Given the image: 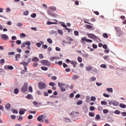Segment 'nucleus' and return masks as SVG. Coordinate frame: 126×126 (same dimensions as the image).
<instances>
[{"label":"nucleus","mask_w":126,"mask_h":126,"mask_svg":"<svg viewBox=\"0 0 126 126\" xmlns=\"http://www.w3.org/2000/svg\"><path fill=\"white\" fill-rule=\"evenodd\" d=\"M57 9V7L54 6H52L48 7V9L47 10V14H48L49 15H51V16H53V12L52 11H56V10Z\"/></svg>","instance_id":"nucleus-1"},{"label":"nucleus","mask_w":126,"mask_h":126,"mask_svg":"<svg viewBox=\"0 0 126 126\" xmlns=\"http://www.w3.org/2000/svg\"><path fill=\"white\" fill-rule=\"evenodd\" d=\"M46 118H47V115L46 114H43L37 117V120L38 122H39L40 123H43Z\"/></svg>","instance_id":"nucleus-2"},{"label":"nucleus","mask_w":126,"mask_h":126,"mask_svg":"<svg viewBox=\"0 0 126 126\" xmlns=\"http://www.w3.org/2000/svg\"><path fill=\"white\" fill-rule=\"evenodd\" d=\"M115 29L116 31V35L118 37H121L122 35H123V32L122 31V29L121 28L119 27H115Z\"/></svg>","instance_id":"nucleus-3"},{"label":"nucleus","mask_w":126,"mask_h":126,"mask_svg":"<svg viewBox=\"0 0 126 126\" xmlns=\"http://www.w3.org/2000/svg\"><path fill=\"white\" fill-rule=\"evenodd\" d=\"M109 105L114 106V107H118L119 103L116 100H108Z\"/></svg>","instance_id":"nucleus-4"},{"label":"nucleus","mask_w":126,"mask_h":126,"mask_svg":"<svg viewBox=\"0 0 126 126\" xmlns=\"http://www.w3.org/2000/svg\"><path fill=\"white\" fill-rule=\"evenodd\" d=\"M41 63H42L43 65H46V66H51V63L47 60L41 61Z\"/></svg>","instance_id":"nucleus-5"},{"label":"nucleus","mask_w":126,"mask_h":126,"mask_svg":"<svg viewBox=\"0 0 126 126\" xmlns=\"http://www.w3.org/2000/svg\"><path fill=\"white\" fill-rule=\"evenodd\" d=\"M38 86L40 89H43V88H46V84L43 82H40L38 83Z\"/></svg>","instance_id":"nucleus-6"},{"label":"nucleus","mask_w":126,"mask_h":126,"mask_svg":"<svg viewBox=\"0 0 126 126\" xmlns=\"http://www.w3.org/2000/svg\"><path fill=\"white\" fill-rule=\"evenodd\" d=\"M28 84H27V83L24 84V86L22 87V91L23 92H26L27 89H28Z\"/></svg>","instance_id":"nucleus-7"},{"label":"nucleus","mask_w":126,"mask_h":126,"mask_svg":"<svg viewBox=\"0 0 126 126\" xmlns=\"http://www.w3.org/2000/svg\"><path fill=\"white\" fill-rule=\"evenodd\" d=\"M87 36L91 38V39H97V36L95 35V34L93 33H87Z\"/></svg>","instance_id":"nucleus-8"},{"label":"nucleus","mask_w":126,"mask_h":126,"mask_svg":"<svg viewBox=\"0 0 126 126\" xmlns=\"http://www.w3.org/2000/svg\"><path fill=\"white\" fill-rule=\"evenodd\" d=\"M0 37H1V39H2V40H4V41H6V40H8V39H9V37L7 36V35L5 34H1Z\"/></svg>","instance_id":"nucleus-9"},{"label":"nucleus","mask_w":126,"mask_h":126,"mask_svg":"<svg viewBox=\"0 0 126 126\" xmlns=\"http://www.w3.org/2000/svg\"><path fill=\"white\" fill-rule=\"evenodd\" d=\"M99 70L96 69V68H93L92 70V73L93 74H98L99 73Z\"/></svg>","instance_id":"nucleus-10"},{"label":"nucleus","mask_w":126,"mask_h":126,"mask_svg":"<svg viewBox=\"0 0 126 126\" xmlns=\"http://www.w3.org/2000/svg\"><path fill=\"white\" fill-rule=\"evenodd\" d=\"M4 68H5L6 70L10 69L11 70H12V69H14L13 66H11V65H5V66H4Z\"/></svg>","instance_id":"nucleus-11"},{"label":"nucleus","mask_w":126,"mask_h":126,"mask_svg":"<svg viewBox=\"0 0 126 126\" xmlns=\"http://www.w3.org/2000/svg\"><path fill=\"white\" fill-rule=\"evenodd\" d=\"M20 115H24L25 114V109L24 108H22L19 111Z\"/></svg>","instance_id":"nucleus-12"},{"label":"nucleus","mask_w":126,"mask_h":126,"mask_svg":"<svg viewBox=\"0 0 126 126\" xmlns=\"http://www.w3.org/2000/svg\"><path fill=\"white\" fill-rule=\"evenodd\" d=\"M83 111L84 113H87L88 112V107L87 106H83Z\"/></svg>","instance_id":"nucleus-13"},{"label":"nucleus","mask_w":126,"mask_h":126,"mask_svg":"<svg viewBox=\"0 0 126 126\" xmlns=\"http://www.w3.org/2000/svg\"><path fill=\"white\" fill-rule=\"evenodd\" d=\"M93 67L92 65L87 66L86 67V70L87 71H91L92 70Z\"/></svg>","instance_id":"nucleus-14"},{"label":"nucleus","mask_w":126,"mask_h":126,"mask_svg":"<svg viewBox=\"0 0 126 126\" xmlns=\"http://www.w3.org/2000/svg\"><path fill=\"white\" fill-rule=\"evenodd\" d=\"M86 28H88V29H89L90 30H94V28L92 27V26L86 25Z\"/></svg>","instance_id":"nucleus-15"},{"label":"nucleus","mask_w":126,"mask_h":126,"mask_svg":"<svg viewBox=\"0 0 126 126\" xmlns=\"http://www.w3.org/2000/svg\"><path fill=\"white\" fill-rule=\"evenodd\" d=\"M89 80L91 82H93V81H95L96 80V77L94 76H92L90 78Z\"/></svg>","instance_id":"nucleus-16"},{"label":"nucleus","mask_w":126,"mask_h":126,"mask_svg":"<svg viewBox=\"0 0 126 126\" xmlns=\"http://www.w3.org/2000/svg\"><path fill=\"white\" fill-rule=\"evenodd\" d=\"M101 105H103L104 106H107L108 105V102L106 101L102 100L100 102Z\"/></svg>","instance_id":"nucleus-17"},{"label":"nucleus","mask_w":126,"mask_h":126,"mask_svg":"<svg viewBox=\"0 0 126 126\" xmlns=\"http://www.w3.org/2000/svg\"><path fill=\"white\" fill-rule=\"evenodd\" d=\"M5 109H6L7 110H9V109H10V104H9V103H7V104L5 105Z\"/></svg>","instance_id":"nucleus-18"},{"label":"nucleus","mask_w":126,"mask_h":126,"mask_svg":"<svg viewBox=\"0 0 126 126\" xmlns=\"http://www.w3.org/2000/svg\"><path fill=\"white\" fill-rule=\"evenodd\" d=\"M72 79H73V80H76V79H78V76L76 75H74L72 77Z\"/></svg>","instance_id":"nucleus-19"},{"label":"nucleus","mask_w":126,"mask_h":126,"mask_svg":"<svg viewBox=\"0 0 126 126\" xmlns=\"http://www.w3.org/2000/svg\"><path fill=\"white\" fill-rule=\"evenodd\" d=\"M27 99H33V96H32V95L31 94H28L27 96H26Z\"/></svg>","instance_id":"nucleus-20"},{"label":"nucleus","mask_w":126,"mask_h":126,"mask_svg":"<svg viewBox=\"0 0 126 126\" xmlns=\"http://www.w3.org/2000/svg\"><path fill=\"white\" fill-rule=\"evenodd\" d=\"M106 91H108V92H110L111 93H113V89L112 88H107Z\"/></svg>","instance_id":"nucleus-21"},{"label":"nucleus","mask_w":126,"mask_h":126,"mask_svg":"<svg viewBox=\"0 0 126 126\" xmlns=\"http://www.w3.org/2000/svg\"><path fill=\"white\" fill-rule=\"evenodd\" d=\"M103 37L105 38V39H108L109 38V36H108V34L104 33L102 34Z\"/></svg>","instance_id":"nucleus-22"},{"label":"nucleus","mask_w":126,"mask_h":126,"mask_svg":"<svg viewBox=\"0 0 126 126\" xmlns=\"http://www.w3.org/2000/svg\"><path fill=\"white\" fill-rule=\"evenodd\" d=\"M120 108H122V109H125V108H126V104H124L123 103H121L120 104Z\"/></svg>","instance_id":"nucleus-23"},{"label":"nucleus","mask_w":126,"mask_h":126,"mask_svg":"<svg viewBox=\"0 0 126 126\" xmlns=\"http://www.w3.org/2000/svg\"><path fill=\"white\" fill-rule=\"evenodd\" d=\"M86 38H85V37H82V38H81V43H82V44H85V41H86V39H85Z\"/></svg>","instance_id":"nucleus-24"},{"label":"nucleus","mask_w":126,"mask_h":126,"mask_svg":"<svg viewBox=\"0 0 126 126\" xmlns=\"http://www.w3.org/2000/svg\"><path fill=\"white\" fill-rule=\"evenodd\" d=\"M20 64H23V66L28 65V63L25 62H22L20 63Z\"/></svg>","instance_id":"nucleus-25"},{"label":"nucleus","mask_w":126,"mask_h":126,"mask_svg":"<svg viewBox=\"0 0 126 126\" xmlns=\"http://www.w3.org/2000/svg\"><path fill=\"white\" fill-rule=\"evenodd\" d=\"M85 40L87 43H92L93 42V41H92V40L87 39L86 37H85Z\"/></svg>","instance_id":"nucleus-26"},{"label":"nucleus","mask_w":126,"mask_h":126,"mask_svg":"<svg viewBox=\"0 0 126 126\" xmlns=\"http://www.w3.org/2000/svg\"><path fill=\"white\" fill-rule=\"evenodd\" d=\"M100 119H101V117H100L99 114H97L95 118V121H98Z\"/></svg>","instance_id":"nucleus-27"},{"label":"nucleus","mask_w":126,"mask_h":126,"mask_svg":"<svg viewBox=\"0 0 126 126\" xmlns=\"http://www.w3.org/2000/svg\"><path fill=\"white\" fill-rule=\"evenodd\" d=\"M19 92V90L18 89L16 88L14 90V93L15 94H17Z\"/></svg>","instance_id":"nucleus-28"},{"label":"nucleus","mask_w":126,"mask_h":126,"mask_svg":"<svg viewBox=\"0 0 126 126\" xmlns=\"http://www.w3.org/2000/svg\"><path fill=\"white\" fill-rule=\"evenodd\" d=\"M36 16H37V14H36L35 13L31 15L32 18H35Z\"/></svg>","instance_id":"nucleus-29"},{"label":"nucleus","mask_w":126,"mask_h":126,"mask_svg":"<svg viewBox=\"0 0 126 126\" xmlns=\"http://www.w3.org/2000/svg\"><path fill=\"white\" fill-rule=\"evenodd\" d=\"M49 86H52V87H54L56 86V84L55 83L50 82Z\"/></svg>","instance_id":"nucleus-30"},{"label":"nucleus","mask_w":126,"mask_h":126,"mask_svg":"<svg viewBox=\"0 0 126 126\" xmlns=\"http://www.w3.org/2000/svg\"><path fill=\"white\" fill-rule=\"evenodd\" d=\"M32 62H39V59L35 57V58H34L33 59H32Z\"/></svg>","instance_id":"nucleus-31"},{"label":"nucleus","mask_w":126,"mask_h":126,"mask_svg":"<svg viewBox=\"0 0 126 126\" xmlns=\"http://www.w3.org/2000/svg\"><path fill=\"white\" fill-rule=\"evenodd\" d=\"M47 42H48L49 44H53V40H52V39H51V38H48V39H47Z\"/></svg>","instance_id":"nucleus-32"},{"label":"nucleus","mask_w":126,"mask_h":126,"mask_svg":"<svg viewBox=\"0 0 126 126\" xmlns=\"http://www.w3.org/2000/svg\"><path fill=\"white\" fill-rule=\"evenodd\" d=\"M100 67L102 68H107V65L105 64H102L100 65Z\"/></svg>","instance_id":"nucleus-33"},{"label":"nucleus","mask_w":126,"mask_h":126,"mask_svg":"<svg viewBox=\"0 0 126 126\" xmlns=\"http://www.w3.org/2000/svg\"><path fill=\"white\" fill-rule=\"evenodd\" d=\"M55 59H60V58L59 57H51L50 58V61H52V62H53V61H54V60H55Z\"/></svg>","instance_id":"nucleus-34"},{"label":"nucleus","mask_w":126,"mask_h":126,"mask_svg":"<svg viewBox=\"0 0 126 126\" xmlns=\"http://www.w3.org/2000/svg\"><path fill=\"white\" fill-rule=\"evenodd\" d=\"M16 25L17 27H22V26H23V24L21 23H19L18 24H16Z\"/></svg>","instance_id":"nucleus-35"},{"label":"nucleus","mask_w":126,"mask_h":126,"mask_svg":"<svg viewBox=\"0 0 126 126\" xmlns=\"http://www.w3.org/2000/svg\"><path fill=\"white\" fill-rule=\"evenodd\" d=\"M64 122H65V123H70V120H69V119H67V118H65L64 119Z\"/></svg>","instance_id":"nucleus-36"},{"label":"nucleus","mask_w":126,"mask_h":126,"mask_svg":"<svg viewBox=\"0 0 126 126\" xmlns=\"http://www.w3.org/2000/svg\"><path fill=\"white\" fill-rule=\"evenodd\" d=\"M103 95L104 97H106V98H109L110 97V95H109V94H106V93H103Z\"/></svg>","instance_id":"nucleus-37"},{"label":"nucleus","mask_w":126,"mask_h":126,"mask_svg":"<svg viewBox=\"0 0 126 126\" xmlns=\"http://www.w3.org/2000/svg\"><path fill=\"white\" fill-rule=\"evenodd\" d=\"M42 70H44V71H46V70H48V67H45V66H42L41 67Z\"/></svg>","instance_id":"nucleus-38"},{"label":"nucleus","mask_w":126,"mask_h":126,"mask_svg":"<svg viewBox=\"0 0 126 126\" xmlns=\"http://www.w3.org/2000/svg\"><path fill=\"white\" fill-rule=\"evenodd\" d=\"M24 15H26L27 16V15H29V12L28 11H26L23 12Z\"/></svg>","instance_id":"nucleus-39"},{"label":"nucleus","mask_w":126,"mask_h":126,"mask_svg":"<svg viewBox=\"0 0 126 126\" xmlns=\"http://www.w3.org/2000/svg\"><path fill=\"white\" fill-rule=\"evenodd\" d=\"M88 21H89V20H88L87 19H84V23H87L88 24H91L90 23H89Z\"/></svg>","instance_id":"nucleus-40"},{"label":"nucleus","mask_w":126,"mask_h":126,"mask_svg":"<svg viewBox=\"0 0 126 126\" xmlns=\"http://www.w3.org/2000/svg\"><path fill=\"white\" fill-rule=\"evenodd\" d=\"M114 114H116V115H120V114H121V112L118 110H116L114 111Z\"/></svg>","instance_id":"nucleus-41"},{"label":"nucleus","mask_w":126,"mask_h":126,"mask_svg":"<svg viewBox=\"0 0 126 126\" xmlns=\"http://www.w3.org/2000/svg\"><path fill=\"white\" fill-rule=\"evenodd\" d=\"M89 115L90 117H94L95 116V114L93 112H89Z\"/></svg>","instance_id":"nucleus-42"},{"label":"nucleus","mask_w":126,"mask_h":126,"mask_svg":"<svg viewBox=\"0 0 126 126\" xmlns=\"http://www.w3.org/2000/svg\"><path fill=\"white\" fill-rule=\"evenodd\" d=\"M82 57H83V58H88L89 55L88 54H82Z\"/></svg>","instance_id":"nucleus-43"},{"label":"nucleus","mask_w":126,"mask_h":126,"mask_svg":"<svg viewBox=\"0 0 126 126\" xmlns=\"http://www.w3.org/2000/svg\"><path fill=\"white\" fill-rule=\"evenodd\" d=\"M10 118L12 120H15V119H16V116L15 115H11Z\"/></svg>","instance_id":"nucleus-44"},{"label":"nucleus","mask_w":126,"mask_h":126,"mask_svg":"<svg viewBox=\"0 0 126 126\" xmlns=\"http://www.w3.org/2000/svg\"><path fill=\"white\" fill-rule=\"evenodd\" d=\"M77 60L79 63H82V58L81 57H78Z\"/></svg>","instance_id":"nucleus-45"},{"label":"nucleus","mask_w":126,"mask_h":126,"mask_svg":"<svg viewBox=\"0 0 126 126\" xmlns=\"http://www.w3.org/2000/svg\"><path fill=\"white\" fill-rule=\"evenodd\" d=\"M74 34L75 36H78V35H79V32H78V31H75L74 32Z\"/></svg>","instance_id":"nucleus-46"},{"label":"nucleus","mask_w":126,"mask_h":126,"mask_svg":"<svg viewBox=\"0 0 126 126\" xmlns=\"http://www.w3.org/2000/svg\"><path fill=\"white\" fill-rule=\"evenodd\" d=\"M25 70L21 71V73L23 74L24 72H26L27 71V67L26 66H24Z\"/></svg>","instance_id":"nucleus-47"},{"label":"nucleus","mask_w":126,"mask_h":126,"mask_svg":"<svg viewBox=\"0 0 126 126\" xmlns=\"http://www.w3.org/2000/svg\"><path fill=\"white\" fill-rule=\"evenodd\" d=\"M95 84H96V85H97V86H101V85H103V84L102 83H99L98 82H96L95 83Z\"/></svg>","instance_id":"nucleus-48"},{"label":"nucleus","mask_w":126,"mask_h":126,"mask_svg":"<svg viewBox=\"0 0 126 126\" xmlns=\"http://www.w3.org/2000/svg\"><path fill=\"white\" fill-rule=\"evenodd\" d=\"M20 38L22 39V38H24L26 35L25 33H21L20 34Z\"/></svg>","instance_id":"nucleus-49"},{"label":"nucleus","mask_w":126,"mask_h":126,"mask_svg":"<svg viewBox=\"0 0 126 126\" xmlns=\"http://www.w3.org/2000/svg\"><path fill=\"white\" fill-rule=\"evenodd\" d=\"M46 24H47V25H51V24H53V22H51L50 21H47Z\"/></svg>","instance_id":"nucleus-50"},{"label":"nucleus","mask_w":126,"mask_h":126,"mask_svg":"<svg viewBox=\"0 0 126 126\" xmlns=\"http://www.w3.org/2000/svg\"><path fill=\"white\" fill-rule=\"evenodd\" d=\"M70 63L71 64H73V65H74V64H77V63H76V62L75 61H70Z\"/></svg>","instance_id":"nucleus-51"},{"label":"nucleus","mask_w":126,"mask_h":126,"mask_svg":"<svg viewBox=\"0 0 126 126\" xmlns=\"http://www.w3.org/2000/svg\"><path fill=\"white\" fill-rule=\"evenodd\" d=\"M103 114H108L109 113V110L107 109H104L103 111Z\"/></svg>","instance_id":"nucleus-52"},{"label":"nucleus","mask_w":126,"mask_h":126,"mask_svg":"<svg viewBox=\"0 0 126 126\" xmlns=\"http://www.w3.org/2000/svg\"><path fill=\"white\" fill-rule=\"evenodd\" d=\"M15 53H14V52H9L8 53V55H9V56H13V55H15Z\"/></svg>","instance_id":"nucleus-53"},{"label":"nucleus","mask_w":126,"mask_h":126,"mask_svg":"<svg viewBox=\"0 0 126 126\" xmlns=\"http://www.w3.org/2000/svg\"><path fill=\"white\" fill-rule=\"evenodd\" d=\"M58 33L59 34H60V35H63V31L61 30H58Z\"/></svg>","instance_id":"nucleus-54"},{"label":"nucleus","mask_w":126,"mask_h":126,"mask_svg":"<svg viewBox=\"0 0 126 126\" xmlns=\"http://www.w3.org/2000/svg\"><path fill=\"white\" fill-rule=\"evenodd\" d=\"M90 111H94L95 107L94 106H90Z\"/></svg>","instance_id":"nucleus-55"},{"label":"nucleus","mask_w":126,"mask_h":126,"mask_svg":"<svg viewBox=\"0 0 126 126\" xmlns=\"http://www.w3.org/2000/svg\"><path fill=\"white\" fill-rule=\"evenodd\" d=\"M20 58V54H17L15 55V59H19Z\"/></svg>","instance_id":"nucleus-56"},{"label":"nucleus","mask_w":126,"mask_h":126,"mask_svg":"<svg viewBox=\"0 0 126 126\" xmlns=\"http://www.w3.org/2000/svg\"><path fill=\"white\" fill-rule=\"evenodd\" d=\"M91 99L92 101H95L96 100V97L93 96L91 97Z\"/></svg>","instance_id":"nucleus-57"},{"label":"nucleus","mask_w":126,"mask_h":126,"mask_svg":"<svg viewBox=\"0 0 126 126\" xmlns=\"http://www.w3.org/2000/svg\"><path fill=\"white\" fill-rule=\"evenodd\" d=\"M29 91H30V92H33V88H32V87L30 86L29 87Z\"/></svg>","instance_id":"nucleus-58"},{"label":"nucleus","mask_w":126,"mask_h":126,"mask_svg":"<svg viewBox=\"0 0 126 126\" xmlns=\"http://www.w3.org/2000/svg\"><path fill=\"white\" fill-rule=\"evenodd\" d=\"M28 119H29V120H32V119H33V115H29Z\"/></svg>","instance_id":"nucleus-59"},{"label":"nucleus","mask_w":126,"mask_h":126,"mask_svg":"<svg viewBox=\"0 0 126 126\" xmlns=\"http://www.w3.org/2000/svg\"><path fill=\"white\" fill-rule=\"evenodd\" d=\"M60 89H61V91L62 92H64V91H65V88L63 87H61L60 88Z\"/></svg>","instance_id":"nucleus-60"},{"label":"nucleus","mask_w":126,"mask_h":126,"mask_svg":"<svg viewBox=\"0 0 126 126\" xmlns=\"http://www.w3.org/2000/svg\"><path fill=\"white\" fill-rule=\"evenodd\" d=\"M0 63L3 64V63H4V59H1L0 60Z\"/></svg>","instance_id":"nucleus-61"},{"label":"nucleus","mask_w":126,"mask_h":126,"mask_svg":"<svg viewBox=\"0 0 126 126\" xmlns=\"http://www.w3.org/2000/svg\"><path fill=\"white\" fill-rule=\"evenodd\" d=\"M21 40H18L16 41V44H17L18 45H21Z\"/></svg>","instance_id":"nucleus-62"},{"label":"nucleus","mask_w":126,"mask_h":126,"mask_svg":"<svg viewBox=\"0 0 126 126\" xmlns=\"http://www.w3.org/2000/svg\"><path fill=\"white\" fill-rule=\"evenodd\" d=\"M82 104V100H79L77 102V105H81Z\"/></svg>","instance_id":"nucleus-63"},{"label":"nucleus","mask_w":126,"mask_h":126,"mask_svg":"<svg viewBox=\"0 0 126 126\" xmlns=\"http://www.w3.org/2000/svg\"><path fill=\"white\" fill-rule=\"evenodd\" d=\"M121 115L123 117H126V112H123L121 113Z\"/></svg>","instance_id":"nucleus-64"}]
</instances>
